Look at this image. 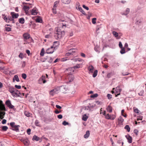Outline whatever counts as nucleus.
Here are the masks:
<instances>
[{"label":"nucleus","instance_id":"f257e3e1","mask_svg":"<svg viewBox=\"0 0 146 146\" xmlns=\"http://www.w3.org/2000/svg\"><path fill=\"white\" fill-rule=\"evenodd\" d=\"M64 35V32L58 29L54 34V37L56 39H60Z\"/></svg>","mask_w":146,"mask_h":146},{"label":"nucleus","instance_id":"f03ea898","mask_svg":"<svg viewBox=\"0 0 146 146\" xmlns=\"http://www.w3.org/2000/svg\"><path fill=\"white\" fill-rule=\"evenodd\" d=\"M10 125L11 127L13 128L12 130L17 131L19 130V127H20L19 125H15V123L14 122H11Z\"/></svg>","mask_w":146,"mask_h":146},{"label":"nucleus","instance_id":"7ed1b4c3","mask_svg":"<svg viewBox=\"0 0 146 146\" xmlns=\"http://www.w3.org/2000/svg\"><path fill=\"white\" fill-rule=\"evenodd\" d=\"M116 117V116L115 115H110L108 113L106 115V119H108L113 120Z\"/></svg>","mask_w":146,"mask_h":146},{"label":"nucleus","instance_id":"20e7f679","mask_svg":"<svg viewBox=\"0 0 146 146\" xmlns=\"http://www.w3.org/2000/svg\"><path fill=\"white\" fill-rule=\"evenodd\" d=\"M46 77L45 76H42L38 80V83L39 84H42V83H45L46 82L45 80Z\"/></svg>","mask_w":146,"mask_h":146},{"label":"nucleus","instance_id":"39448f33","mask_svg":"<svg viewBox=\"0 0 146 146\" xmlns=\"http://www.w3.org/2000/svg\"><path fill=\"white\" fill-rule=\"evenodd\" d=\"M6 105L8 107L9 109H14V106L12 105L10 100H8L5 102Z\"/></svg>","mask_w":146,"mask_h":146},{"label":"nucleus","instance_id":"423d86ee","mask_svg":"<svg viewBox=\"0 0 146 146\" xmlns=\"http://www.w3.org/2000/svg\"><path fill=\"white\" fill-rule=\"evenodd\" d=\"M6 109L3 101L0 100V111H6Z\"/></svg>","mask_w":146,"mask_h":146},{"label":"nucleus","instance_id":"0eeeda50","mask_svg":"<svg viewBox=\"0 0 146 146\" xmlns=\"http://www.w3.org/2000/svg\"><path fill=\"white\" fill-rule=\"evenodd\" d=\"M124 121V120L122 117L121 116H119L118 119L117 125L119 126L123 125V123Z\"/></svg>","mask_w":146,"mask_h":146},{"label":"nucleus","instance_id":"6e6552de","mask_svg":"<svg viewBox=\"0 0 146 146\" xmlns=\"http://www.w3.org/2000/svg\"><path fill=\"white\" fill-rule=\"evenodd\" d=\"M54 49L51 46L46 50V53L47 54H52L54 52Z\"/></svg>","mask_w":146,"mask_h":146},{"label":"nucleus","instance_id":"1a4fd4ad","mask_svg":"<svg viewBox=\"0 0 146 146\" xmlns=\"http://www.w3.org/2000/svg\"><path fill=\"white\" fill-rule=\"evenodd\" d=\"M67 78L70 82H72L73 81L74 78V76L72 74H69L67 76Z\"/></svg>","mask_w":146,"mask_h":146},{"label":"nucleus","instance_id":"9d476101","mask_svg":"<svg viewBox=\"0 0 146 146\" xmlns=\"http://www.w3.org/2000/svg\"><path fill=\"white\" fill-rule=\"evenodd\" d=\"M12 18L14 19L17 18L19 16V15L18 13H16L14 12H11L10 13Z\"/></svg>","mask_w":146,"mask_h":146},{"label":"nucleus","instance_id":"9b49d317","mask_svg":"<svg viewBox=\"0 0 146 146\" xmlns=\"http://www.w3.org/2000/svg\"><path fill=\"white\" fill-rule=\"evenodd\" d=\"M14 94L15 95V96H13L15 97H19L20 96V95L21 94L20 92L15 88Z\"/></svg>","mask_w":146,"mask_h":146},{"label":"nucleus","instance_id":"f8f14e48","mask_svg":"<svg viewBox=\"0 0 146 146\" xmlns=\"http://www.w3.org/2000/svg\"><path fill=\"white\" fill-rule=\"evenodd\" d=\"M15 88L13 87H10L9 88V92L12 94L13 96H15V95L14 94L15 92Z\"/></svg>","mask_w":146,"mask_h":146},{"label":"nucleus","instance_id":"ddd939ff","mask_svg":"<svg viewBox=\"0 0 146 146\" xmlns=\"http://www.w3.org/2000/svg\"><path fill=\"white\" fill-rule=\"evenodd\" d=\"M31 14L33 15H36L38 13L37 10L36 8H34L31 11Z\"/></svg>","mask_w":146,"mask_h":146},{"label":"nucleus","instance_id":"4468645a","mask_svg":"<svg viewBox=\"0 0 146 146\" xmlns=\"http://www.w3.org/2000/svg\"><path fill=\"white\" fill-rule=\"evenodd\" d=\"M58 91L55 88L51 90L50 92V94L52 96H53L56 94Z\"/></svg>","mask_w":146,"mask_h":146},{"label":"nucleus","instance_id":"2eb2a0df","mask_svg":"<svg viewBox=\"0 0 146 146\" xmlns=\"http://www.w3.org/2000/svg\"><path fill=\"white\" fill-rule=\"evenodd\" d=\"M23 36L25 40H27L30 37V34L27 33H24L23 35Z\"/></svg>","mask_w":146,"mask_h":146},{"label":"nucleus","instance_id":"dca6fc26","mask_svg":"<svg viewBox=\"0 0 146 146\" xmlns=\"http://www.w3.org/2000/svg\"><path fill=\"white\" fill-rule=\"evenodd\" d=\"M89 72L92 73L93 72L94 68L92 65L89 66L88 68Z\"/></svg>","mask_w":146,"mask_h":146},{"label":"nucleus","instance_id":"f3484780","mask_svg":"<svg viewBox=\"0 0 146 146\" xmlns=\"http://www.w3.org/2000/svg\"><path fill=\"white\" fill-rule=\"evenodd\" d=\"M59 45V42L58 41H54L53 43V46H51L53 48L55 49L56 47L58 46Z\"/></svg>","mask_w":146,"mask_h":146},{"label":"nucleus","instance_id":"a211bd4d","mask_svg":"<svg viewBox=\"0 0 146 146\" xmlns=\"http://www.w3.org/2000/svg\"><path fill=\"white\" fill-rule=\"evenodd\" d=\"M126 138L128 140V142L129 143H131L132 142V138L129 135H127L125 136Z\"/></svg>","mask_w":146,"mask_h":146},{"label":"nucleus","instance_id":"6ab92c4d","mask_svg":"<svg viewBox=\"0 0 146 146\" xmlns=\"http://www.w3.org/2000/svg\"><path fill=\"white\" fill-rule=\"evenodd\" d=\"M112 34L117 39H119L120 38V37L118 36V33L116 32L115 31H113L112 32Z\"/></svg>","mask_w":146,"mask_h":146},{"label":"nucleus","instance_id":"aec40b11","mask_svg":"<svg viewBox=\"0 0 146 146\" xmlns=\"http://www.w3.org/2000/svg\"><path fill=\"white\" fill-rule=\"evenodd\" d=\"M130 12V10L128 8H127L125 11L124 13L122 14V15H127Z\"/></svg>","mask_w":146,"mask_h":146},{"label":"nucleus","instance_id":"412c9836","mask_svg":"<svg viewBox=\"0 0 146 146\" xmlns=\"http://www.w3.org/2000/svg\"><path fill=\"white\" fill-rule=\"evenodd\" d=\"M23 143L25 146H28L29 143V141L27 139H25L22 141Z\"/></svg>","mask_w":146,"mask_h":146},{"label":"nucleus","instance_id":"4be33fe9","mask_svg":"<svg viewBox=\"0 0 146 146\" xmlns=\"http://www.w3.org/2000/svg\"><path fill=\"white\" fill-rule=\"evenodd\" d=\"M112 108L110 105H109L106 108L108 111L109 113H111L112 111Z\"/></svg>","mask_w":146,"mask_h":146},{"label":"nucleus","instance_id":"5701e85b","mask_svg":"<svg viewBox=\"0 0 146 146\" xmlns=\"http://www.w3.org/2000/svg\"><path fill=\"white\" fill-rule=\"evenodd\" d=\"M90 135V131H86V134L84 135V138H88Z\"/></svg>","mask_w":146,"mask_h":146},{"label":"nucleus","instance_id":"b1692460","mask_svg":"<svg viewBox=\"0 0 146 146\" xmlns=\"http://www.w3.org/2000/svg\"><path fill=\"white\" fill-rule=\"evenodd\" d=\"M71 0H62V1L63 3L65 4H69Z\"/></svg>","mask_w":146,"mask_h":146},{"label":"nucleus","instance_id":"393cba45","mask_svg":"<svg viewBox=\"0 0 146 146\" xmlns=\"http://www.w3.org/2000/svg\"><path fill=\"white\" fill-rule=\"evenodd\" d=\"M15 80L17 82L19 81V79L17 75H15L14 76L13 79V81H14Z\"/></svg>","mask_w":146,"mask_h":146},{"label":"nucleus","instance_id":"a878e982","mask_svg":"<svg viewBox=\"0 0 146 146\" xmlns=\"http://www.w3.org/2000/svg\"><path fill=\"white\" fill-rule=\"evenodd\" d=\"M30 8L29 7L27 6H24L23 9L26 13L28 12V10Z\"/></svg>","mask_w":146,"mask_h":146},{"label":"nucleus","instance_id":"bb28decb","mask_svg":"<svg viewBox=\"0 0 146 146\" xmlns=\"http://www.w3.org/2000/svg\"><path fill=\"white\" fill-rule=\"evenodd\" d=\"M19 21L21 24H23L25 23V20L23 18H21L19 19Z\"/></svg>","mask_w":146,"mask_h":146},{"label":"nucleus","instance_id":"cd10ccee","mask_svg":"<svg viewBox=\"0 0 146 146\" xmlns=\"http://www.w3.org/2000/svg\"><path fill=\"white\" fill-rule=\"evenodd\" d=\"M40 139V138L38 136H36V135H35L33 136V140H36V141H38Z\"/></svg>","mask_w":146,"mask_h":146},{"label":"nucleus","instance_id":"c85d7f7f","mask_svg":"<svg viewBox=\"0 0 146 146\" xmlns=\"http://www.w3.org/2000/svg\"><path fill=\"white\" fill-rule=\"evenodd\" d=\"M114 73L113 72H111L108 73L107 76V77L108 78H110L113 75Z\"/></svg>","mask_w":146,"mask_h":146},{"label":"nucleus","instance_id":"c756f323","mask_svg":"<svg viewBox=\"0 0 146 146\" xmlns=\"http://www.w3.org/2000/svg\"><path fill=\"white\" fill-rule=\"evenodd\" d=\"M2 17L4 19V21L7 23V22H8V20H7V17H6V16L4 14H3L2 15Z\"/></svg>","mask_w":146,"mask_h":146},{"label":"nucleus","instance_id":"7c9ffc66","mask_svg":"<svg viewBox=\"0 0 146 146\" xmlns=\"http://www.w3.org/2000/svg\"><path fill=\"white\" fill-rule=\"evenodd\" d=\"M77 10H79L81 12L82 14L84 15H86V14L85 12V11L83 10L82 8L81 7H78V9Z\"/></svg>","mask_w":146,"mask_h":146},{"label":"nucleus","instance_id":"2f4dec72","mask_svg":"<svg viewBox=\"0 0 146 146\" xmlns=\"http://www.w3.org/2000/svg\"><path fill=\"white\" fill-rule=\"evenodd\" d=\"M88 117L86 115V114H84L83 116L82 119L83 120L86 121L87 120Z\"/></svg>","mask_w":146,"mask_h":146},{"label":"nucleus","instance_id":"473e14b6","mask_svg":"<svg viewBox=\"0 0 146 146\" xmlns=\"http://www.w3.org/2000/svg\"><path fill=\"white\" fill-rule=\"evenodd\" d=\"M44 48H42L41 50L40 54L41 56H43L44 55Z\"/></svg>","mask_w":146,"mask_h":146},{"label":"nucleus","instance_id":"72a5a7b5","mask_svg":"<svg viewBox=\"0 0 146 146\" xmlns=\"http://www.w3.org/2000/svg\"><path fill=\"white\" fill-rule=\"evenodd\" d=\"M125 129H127L128 132H129L130 130V128L129 127V126L128 125H126L125 127Z\"/></svg>","mask_w":146,"mask_h":146},{"label":"nucleus","instance_id":"f704fd0d","mask_svg":"<svg viewBox=\"0 0 146 146\" xmlns=\"http://www.w3.org/2000/svg\"><path fill=\"white\" fill-rule=\"evenodd\" d=\"M98 73V71L97 70H96L93 74V77L94 78L97 75Z\"/></svg>","mask_w":146,"mask_h":146},{"label":"nucleus","instance_id":"c9c22d12","mask_svg":"<svg viewBox=\"0 0 146 146\" xmlns=\"http://www.w3.org/2000/svg\"><path fill=\"white\" fill-rule=\"evenodd\" d=\"M36 22L38 23H42V20L39 17L37 18L36 20Z\"/></svg>","mask_w":146,"mask_h":146},{"label":"nucleus","instance_id":"e433bc0d","mask_svg":"<svg viewBox=\"0 0 146 146\" xmlns=\"http://www.w3.org/2000/svg\"><path fill=\"white\" fill-rule=\"evenodd\" d=\"M24 114L27 117H29L31 115V114L29 112L27 111H25L24 112Z\"/></svg>","mask_w":146,"mask_h":146},{"label":"nucleus","instance_id":"4c0bfd02","mask_svg":"<svg viewBox=\"0 0 146 146\" xmlns=\"http://www.w3.org/2000/svg\"><path fill=\"white\" fill-rule=\"evenodd\" d=\"M80 64H77L76 65V66H74L73 68L74 69H76L77 68H80Z\"/></svg>","mask_w":146,"mask_h":146},{"label":"nucleus","instance_id":"58836bf2","mask_svg":"<svg viewBox=\"0 0 146 146\" xmlns=\"http://www.w3.org/2000/svg\"><path fill=\"white\" fill-rule=\"evenodd\" d=\"M59 3V1H55L54 3V5L53 6V7L56 8V7H57V6L58 5V4Z\"/></svg>","mask_w":146,"mask_h":146},{"label":"nucleus","instance_id":"ea45409f","mask_svg":"<svg viewBox=\"0 0 146 146\" xmlns=\"http://www.w3.org/2000/svg\"><path fill=\"white\" fill-rule=\"evenodd\" d=\"M2 129L3 131H5L7 130L8 128L7 126H4L2 127Z\"/></svg>","mask_w":146,"mask_h":146},{"label":"nucleus","instance_id":"a19ab883","mask_svg":"<svg viewBox=\"0 0 146 146\" xmlns=\"http://www.w3.org/2000/svg\"><path fill=\"white\" fill-rule=\"evenodd\" d=\"M133 110H134V111L135 113H139V111L138 109L137 108H136L135 107H133Z\"/></svg>","mask_w":146,"mask_h":146},{"label":"nucleus","instance_id":"79ce46f5","mask_svg":"<svg viewBox=\"0 0 146 146\" xmlns=\"http://www.w3.org/2000/svg\"><path fill=\"white\" fill-rule=\"evenodd\" d=\"M39 122L37 120H36L35 122V125L36 126H39L40 125H39Z\"/></svg>","mask_w":146,"mask_h":146},{"label":"nucleus","instance_id":"37998d69","mask_svg":"<svg viewBox=\"0 0 146 146\" xmlns=\"http://www.w3.org/2000/svg\"><path fill=\"white\" fill-rule=\"evenodd\" d=\"M121 49L120 51V53L121 54H123L125 53V50L124 48H121Z\"/></svg>","mask_w":146,"mask_h":146},{"label":"nucleus","instance_id":"c03bdc74","mask_svg":"<svg viewBox=\"0 0 146 146\" xmlns=\"http://www.w3.org/2000/svg\"><path fill=\"white\" fill-rule=\"evenodd\" d=\"M96 18H94L92 19V22L93 24H95L96 23Z\"/></svg>","mask_w":146,"mask_h":146},{"label":"nucleus","instance_id":"a18cd8bd","mask_svg":"<svg viewBox=\"0 0 146 146\" xmlns=\"http://www.w3.org/2000/svg\"><path fill=\"white\" fill-rule=\"evenodd\" d=\"M76 9H77L78 7H80V5L79 2H77L76 4Z\"/></svg>","mask_w":146,"mask_h":146},{"label":"nucleus","instance_id":"49530a36","mask_svg":"<svg viewBox=\"0 0 146 146\" xmlns=\"http://www.w3.org/2000/svg\"><path fill=\"white\" fill-rule=\"evenodd\" d=\"M5 29L8 32L10 31H11V28L10 27H5Z\"/></svg>","mask_w":146,"mask_h":146},{"label":"nucleus","instance_id":"de8ad7c7","mask_svg":"<svg viewBox=\"0 0 146 146\" xmlns=\"http://www.w3.org/2000/svg\"><path fill=\"white\" fill-rule=\"evenodd\" d=\"M98 96V94H94L90 96V97L91 98H94L95 97H96Z\"/></svg>","mask_w":146,"mask_h":146},{"label":"nucleus","instance_id":"09e8293b","mask_svg":"<svg viewBox=\"0 0 146 146\" xmlns=\"http://www.w3.org/2000/svg\"><path fill=\"white\" fill-rule=\"evenodd\" d=\"M52 10L53 13L54 14H56V13L57 12L56 11V8L53 7Z\"/></svg>","mask_w":146,"mask_h":146},{"label":"nucleus","instance_id":"8fccbe9b","mask_svg":"<svg viewBox=\"0 0 146 146\" xmlns=\"http://www.w3.org/2000/svg\"><path fill=\"white\" fill-rule=\"evenodd\" d=\"M22 78L25 79H26L27 78V75L26 74L24 73L22 75Z\"/></svg>","mask_w":146,"mask_h":146},{"label":"nucleus","instance_id":"3c124183","mask_svg":"<svg viewBox=\"0 0 146 146\" xmlns=\"http://www.w3.org/2000/svg\"><path fill=\"white\" fill-rule=\"evenodd\" d=\"M7 18V20H8V22H7V23H9V22L10 21L11 19H12V16H8Z\"/></svg>","mask_w":146,"mask_h":146},{"label":"nucleus","instance_id":"603ef678","mask_svg":"<svg viewBox=\"0 0 146 146\" xmlns=\"http://www.w3.org/2000/svg\"><path fill=\"white\" fill-rule=\"evenodd\" d=\"M144 91L143 90H141L140 92L139 93V94L140 95V96H142L143 94H144Z\"/></svg>","mask_w":146,"mask_h":146},{"label":"nucleus","instance_id":"864d4df0","mask_svg":"<svg viewBox=\"0 0 146 146\" xmlns=\"http://www.w3.org/2000/svg\"><path fill=\"white\" fill-rule=\"evenodd\" d=\"M107 97L109 99H110L112 98V95L110 94H108L107 95Z\"/></svg>","mask_w":146,"mask_h":146},{"label":"nucleus","instance_id":"5fc2aeb1","mask_svg":"<svg viewBox=\"0 0 146 146\" xmlns=\"http://www.w3.org/2000/svg\"><path fill=\"white\" fill-rule=\"evenodd\" d=\"M69 50H70V51L71 53V51H72V52L73 53H74V52H75L76 51V49H74V48L70 49Z\"/></svg>","mask_w":146,"mask_h":146},{"label":"nucleus","instance_id":"6e6d98bb","mask_svg":"<svg viewBox=\"0 0 146 146\" xmlns=\"http://www.w3.org/2000/svg\"><path fill=\"white\" fill-rule=\"evenodd\" d=\"M71 54V53L70 52V51L69 50L68 52L67 53H66L65 55L66 56H68Z\"/></svg>","mask_w":146,"mask_h":146},{"label":"nucleus","instance_id":"4d7b16f0","mask_svg":"<svg viewBox=\"0 0 146 146\" xmlns=\"http://www.w3.org/2000/svg\"><path fill=\"white\" fill-rule=\"evenodd\" d=\"M68 123L67 122H66V121H64L62 123V124L64 125H68Z\"/></svg>","mask_w":146,"mask_h":146},{"label":"nucleus","instance_id":"13d9d810","mask_svg":"<svg viewBox=\"0 0 146 146\" xmlns=\"http://www.w3.org/2000/svg\"><path fill=\"white\" fill-rule=\"evenodd\" d=\"M15 87L17 89H20L21 88V86L20 85H15Z\"/></svg>","mask_w":146,"mask_h":146},{"label":"nucleus","instance_id":"bf43d9fd","mask_svg":"<svg viewBox=\"0 0 146 146\" xmlns=\"http://www.w3.org/2000/svg\"><path fill=\"white\" fill-rule=\"evenodd\" d=\"M129 73H128L127 72H123L122 73V74L123 76H127L128 75Z\"/></svg>","mask_w":146,"mask_h":146},{"label":"nucleus","instance_id":"052dcab7","mask_svg":"<svg viewBox=\"0 0 146 146\" xmlns=\"http://www.w3.org/2000/svg\"><path fill=\"white\" fill-rule=\"evenodd\" d=\"M61 111H62L61 110H60V111L56 110L54 112L56 114H58L60 113V112H61Z\"/></svg>","mask_w":146,"mask_h":146},{"label":"nucleus","instance_id":"680f3d73","mask_svg":"<svg viewBox=\"0 0 146 146\" xmlns=\"http://www.w3.org/2000/svg\"><path fill=\"white\" fill-rule=\"evenodd\" d=\"M51 37V36L50 35H47L45 36V37L46 38H50Z\"/></svg>","mask_w":146,"mask_h":146},{"label":"nucleus","instance_id":"e2e57ef3","mask_svg":"<svg viewBox=\"0 0 146 146\" xmlns=\"http://www.w3.org/2000/svg\"><path fill=\"white\" fill-rule=\"evenodd\" d=\"M65 87L66 86H64V85L61 86V89H64L65 90V91H66L67 90V88H66Z\"/></svg>","mask_w":146,"mask_h":146},{"label":"nucleus","instance_id":"0e129e2a","mask_svg":"<svg viewBox=\"0 0 146 146\" xmlns=\"http://www.w3.org/2000/svg\"><path fill=\"white\" fill-rule=\"evenodd\" d=\"M138 132V131L137 129H135L134 130V133L136 135H137Z\"/></svg>","mask_w":146,"mask_h":146},{"label":"nucleus","instance_id":"69168bd1","mask_svg":"<svg viewBox=\"0 0 146 146\" xmlns=\"http://www.w3.org/2000/svg\"><path fill=\"white\" fill-rule=\"evenodd\" d=\"M31 129H28L27 130V133L28 135L30 134Z\"/></svg>","mask_w":146,"mask_h":146},{"label":"nucleus","instance_id":"338daca9","mask_svg":"<svg viewBox=\"0 0 146 146\" xmlns=\"http://www.w3.org/2000/svg\"><path fill=\"white\" fill-rule=\"evenodd\" d=\"M119 47L121 48H122L123 47V45L122 44L121 42H119Z\"/></svg>","mask_w":146,"mask_h":146},{"label":"nucleus","instance_id":"774afa93","mask_svg":"<svg viewBox=\"0 0 146 146\" xmlns=\"http://www.w3.org/2000/svg\"><path fill=\"white\" fill-rule=\"evenodd\" d=\"M83 7L86 9L87 10H88L89 9L88 8V7L86 6L85 5H83Z\"/></svg>","mask_w":146,"mask_h":146}]
</instances>
